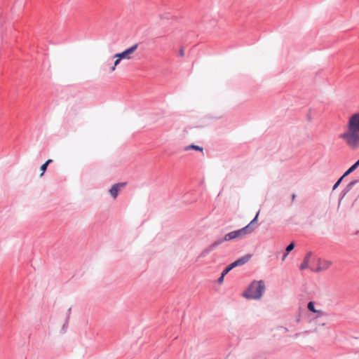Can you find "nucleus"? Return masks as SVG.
<instances>
[{
	"mask_svg": "<svg viewBox=\"0 0 359 359\" xmlns=\"http://www.w3.org/2000/svg\"><path fill=\"white\" fill-rule=\"evenodd\" d=\"M311 270L315 272H320L323 271V269L321 268V266L318 264V266L316 269H311Z\"/></svg>",
	"mask_w": 359,
	"mask_h": 359,
	"instance_id": "nucleus-23",
	"label": "nucleus"
},
{
	"mask_svg": "<svg viewBox=\"0 0 359 359\" xmlns=\"http://www.w3.org/2000/svg\"><path fill=\"white\" fill-rule=\"evenodd\" d=\"M339 137L344 140L352 150H356L359 148V133L347 130L341 133Z\"/></svg>",
	"mask_w": 359,
	"mask_h": 359,
	"instance_id": "nucleus-2",
	"label": "nucleus"
},
{
	"mask_svg": "<svg viewBox=\"0 0 359 359\" xmlns=\"http://www.w3.org/2000/svg\"><path fill=\"white\" fill-rule=\"evenodd\" d=\"M315 313H316V318L327 316L326 313H325L324 311H320V310H317V312H316Z\"/></svg>",
	"mask_w": 359,
	"mask_h": 359,
	"instance_id": "nucleus-21",
	"label": "nucleus"
},
{
	"mask_svg": "<svg viewBox=\"0 0 359 359\" xmlns=\"http://www.w3.org/2000/svg\"><path fill=\"white\" fill-rule=\"evenodd\" d=\"M137 47H138V44L135 43L133 46H132L131 47H130L129 48L125 50L124 51H123L120 53L115 54L114 57H119V59L129 60L131 58L130 55L133 54L137 49Z\"/></svg>",
	"mask_w": 359,
	"mask_h": 359,
	"instance_id": "nucleus-4",
	"label": "nucleus"
},
{
	"mask_svg": "<svg viewBox=\"0 0 359 359\" xmlns=\"http://www.w3.org/2000/svg\"><path fill=\"white\" fill-rule=\"evenodd\" d=\"M259 213V212H258L256 214V215H255V217H254V219H252V221H251V222H250L247 225V226H249L250 227V232H251V233H252V232L253 231V230H254L253 225H254L255 224H256V223H257V218H258Z\"/></svg>",
	"mask_w": 359,
	"mask_h": 359,
	"instance_id": "nucleus-14",
	"label": "nucleus"
},
{
	"mask_svg": "<svg viewBox=\"0 0 359 359\" xmlns=\"http://www.w3.org/2000/svg\"><path fill=\"white\" fill-rule=\"evenodd\" d=\"M189 149H194V150H196V151H203V148L201 147H199V146H197L195 144H191V145L185 147V150H189Z\"/></svg>",
	"mask_w": 359,
	"mask_h": 359,
	"instance_id": "nucleus-16",
	"label": "nucleus"
},
{
	"mask_svg": "<svg viewBox=\"0 0 359 359\" xmlns=\"http://www.w3.org/2000/svg\"><path fill=\"white\" fill-rule=\"evenodd\" d=\"M265 291V284L263 280H254L243 292L242 296L248 299H259Z\"/></svg>",
	"mask_w": 359,
	"mask_h": 359,
	"instance_id": "nucleus-1",
	"label": "nucleus"
},
{
	"mask_svg": "<svg viewBox=\"0 0 359 359\" xmlns=\"http://www.w3.org/2000/svg\"><path fill=\"white\" fill-rule=\"evenodd\" d=\"M295 198H296V194H293L292 195V200L294 201L295 199Z\"/></svg>",
	"mask_w": 359,
	"mask_h": 359,
	"instance_id": "nucleus-31",
	"label": "nucleus"
},
{
	"mask_svg": "<svg viewBox=\"0 0 359 359\" xmlns=\"http://www.w3.org/2000/svg\"><path fill=\"white\" fill-rule=\"evenodd\" d=\"M294 243L292 242L290 243L287 247H286V252L287 253H289L290 252H291L294 248Z\"/></svg>",
	"mask_w": 359,
	"mask_h": 359,
	"instance_id": "nucleus-20",
	"label": "nucleus"
},
{
	"mask_svg": "<svg viewBox=\"0 0 359 359\" xmlns=\"http://www.w3.org/2000/svg\"><path fill=\"white\" fill-rule=\"evenodd\" d=\"M225 276H223L222 273L221 274L220 277L217 279L218 283H222L224 280V278Z\"/></svg>",
	"mask_w": 359,
	"mask_h": 359,
	"instance_id": "nucleus-24",
	"label": "nucleus"
},
{
	"mask_svg": "<svg viewBox=\"0 0 359 359\" xmlns=\"http://www.w3.org/2000/svg\"><path fill=\"white\" fill-rule=\"evenodd\" d=\"M359 166V159L353 164L343 175V177H346L353 172Z\"/></svg>",
	"mask_w": 359,
	"mask_h": 359,
	"instance_id": "nucleus-12",
	"label": "nucleus"
},
{
	"mask_svg": "<svg viewBox=\"0 0 359 359\" xmlns=\"http://www.w3.org/2000/svg\"><path fill=\"white\" fill-rule=\"evenodd\" d=\"M231 269L229 265H228L222 272L223 276H226Z\"/></svg>",
	"mask_w": 359,
	"mask_h": 359,
	"instance_id": "nucleus-22",
	"label": "nucleus"
},
{
	"mask_svg": "<svg viewBox=\"0 0 359 359\" xmlns=\"http://www.w3.org/2000/svg\"><path fill=\"white\" fill-rule=\"evenodd\" d=\"M318 263L321 266L323 271L326 270L330 267L332 265V262L329 260H321L318 259Z\"/></svg>",
	"mask_w": 359,
	"mask_h": 359,
	"instance_id": "nucleus-11",
	"label": "nucleus"
},
{
	"mask_svg": "<svg viewBox=\"0 0 359 359\" xmlns=\"http://www.w3.org/2000/svg\"><path fill=\"white\" fill-rule=\"evenodd\" d=\"M221 244V241H218L217 240L213 242L208 247L205 248L202 250L199 257H206L210 252H212L215 248H216L218 245Z\"/></svg>",
	"mask_w": 359,
	"mask_h": 359,
	"instance_id": "nucleus-6",
	"label": "nucleus"
},
{
	"mask_svg": "<svg viewBox=\"0 0 359 359\" xmlns=\"http://www.w3.org/2000/svg\"><path fill=\"white\" fill-rule=\"evenodd\" d=\"M251 233L250 227L249 226H245L243 228L235 231V234L236 238H243L246 235Z\"/></svg>",
	"mask_w": 359,
	"mask_h": 359,
	"instance_id": "nucleus-7",
	"label": "nucleus"
},
{
	"mask_svg": "<svg viewBox=\"0 0 359 359\" xmlns=\"http://www.w3.org/2000/svg\"><path fill=\"white\" fill-rule=\"evenodd\" d=\"M309 332V331L306 330V331H305L304 332H298V333H296L293 337L296 338V337H299L300 334H302V333H308Z\"/></svg>",
	"mask_w": 359,
	"mask_h": 359,
	"instance_id": "nucleus-27",
	"label": "nucleus"
},
{
	"mask_svg": "<svg viewBox=\"0 0 359 359\" xmlns=\"http://www.w3.org/2000/svg\"><path fill=\"white\" fill-rule=\"evenodd\" d=\"M359 182L358 180H353L351 182H349L346 187H345V189H346V191H350L353 187Z\"/></svg>",
	"mask_w": 359,
	"mask_h": 359,
	"instance_id": "nucleus-15",
	"label": "nucleus"
},
{
	"mask_svg": "<svg viewBox=\"0 0 359 359\" xmlns=\"http://www.w3.org/2000/svg\"><path fill=\"white\" fill-rule=\"evenodd\" d=\"M116 60L114 61V65L111 67L110 72H112L116 69V67L120 63L122 59H119V57H116Z\"/></svg>",
	"mask_w": 359,
	"mask_h": 359,
	"instance_id": "nucleus-18",
	"label": "nucleus"
},
{
	"mask_svg": "<svg viewBox=\"0 0 359 359\" xmlns=\"http://www.w3.org/2000/svg\"><path fill=\"white\" fill-rule=\"evenodd\" d=\"M347 128V130L359 133V112L353 114L350 116Z\"/></svg>",
	"mask_w": 359,
	"mask_h": 359,
	"instance_id": "nucleus-3",
	"label": "nucleus"
},
{
	"mask_svg": "<svg viewBox=\"0 0 359 359\" xmlns=\"http://www.w3.org/2000/svg\"><path fill=\"white\" fill-rule=\"evenodd\" d=\"M230 267L231 268V269H234L235 267H237L238 265L236 262V261H234L233 262H232L231 264H229Z\"/></svg>",
	"mask_w": 359,
	"mask_h": 359,
	"instance_id": "nucleus-25",
	"label": "nucleus"
},
{
	"mask_svg": "<svg viewBox=\"0 0 359 359\" xmlns=\"http://www.w3.org/2000/svg\"><path fill=\"white\" fill-rule=\"evenodd\" d=\"M52 162V160L51 159H48V161H46V163H44L41 166V173L40 175V176H43L44 172H46V169H47V167L48 165Z\"/></svg>",
	"mask_w": 359,
	"mask_h": 359,
	"instance_id": "nucleus-13",
	"label": "nucleus"
},
{
	"mask_svg": "<svg viewBox=\"0 0 359 359\" xmlns=\"http://www.w3.org/2000/svg\"><path fill=\"white\" fill-rule=\"evenodd\" d=\"M307 308L312 313L317 312V310L315 309V304L313 302H309L308 303Z\"/></svg>",
	"mask_w": 359,
	"mask_h": 359,
	"instance_id": "nucleus-17",
	"label": "nucleus"
},
{
	"mask_svg": "<svg viewBox=\"0 0 359 359\" xmlns=\"http://www.w3.org/2000/svg\"><path fill=\"white\" fill-rule=\"evenodd\" d=\"M345 177H343V175L335 182V184H334L333 187H332V189L334 190L336 189L339 186V184H341V181L343 180V179Z\"/></svg>",
	"mask_w": 359,
	"mask_h": 359,
	"instance_id": "nucleus-19",
	"label": "nucleus"
},
{
	"mask_svg": "<svg viewBox=\"0 0 359 359\" xmlns=\"http://www.w3.org/2000/svg\"><path fill=\"white\" fill-rule=\"evenodd\" d=\"M236 239L235 231H231L226 233L224 238H219L217 241H221V244L224 241H230L231 240Z\"/></svg>",
	"mask_w": 359,
	"mask_h": 359,
	"instance_id": "nucleus-9",
	"label": "nucleus"
},
{
	"mask_svg": "<svg viewBox=\"0 0 359 359\" xmlns=\"http://www.w3.org/2000/svg\"><path fill=\"white\" fill-rule=\"evenodd\" d=\"M165 17H161V20L163 21Z\"/></svg>",
	"mask_w": 359,
	"mask_h": 359,
	"instance_id": "nucleus-32",
	"label": "nucleus"
},
{
	"mask_svg": "<svg viewBox=\"0 0 359 359\" xmlns=\"http://www.w3.org/2000/svg\"><path fill=\"white\" fill-rule=\"evenodd\" d=\"M168 15H169L168 17H166L168 20H170V19L173 20L175 18L173 15H171L170 14H168Z\"/></svg>",
	"mask_w": 359,
	"mask_h": 359,
	"instance_id": "nucleus-29",
	"label": "nucleus"
},
{
	"mask_svg": "<svg viewBox=\"0 0 359 359\" xmlns=\"http://www.w3.org/2000/svg\"><path fill=\"white\" fill-rule=\"evenodd\" d=\"M250 258H251V255L248 254V255H245L238 258V259H236V262L238 266H243L245 264H246L250 259Z\"/></svg>",
	"mask_w": 359,
	"mask_h": 359,
	"instance_id": "nucleus-10",
	"label": "nucleus"
},
{
	"mask_svg": "<svg viewBox=\"0 0 359 359\" xmlns=\"http://www.w3.org/2000/svg\"><path fill=\"white\" fill-rule=\"evenodd\" d=\"M347 193H348V191H346V189H344L343 190V195H342V197H344Z\"/></svg>",
	"mask_w": 359,
	"mask_h": 359,
	"instance_id": "nucleus-30",
	"label": "nucleus"
},
{
	"mask_svg": "<svg viewBox=\"0 0 359 359\" xmlns=\"http://www.w3.org/2000/svg\"><path fill=\"white\" fill-rule=\"evenodd\" d=\"M179 55L180 57H183L184 55V51L183 48H181L180 50Z\"/></svg>",
	"mask_w": 359,
	"mask_h": 359,
	"instance_id": "nucleus-26",
	"label": "nucleus"
},
{
	"mask_svg": "<svg viewBox=\"0 0 359 359\" xmlns=\"http://www.w3.org/2000/svg\"><path fill=\"white\" fill-rule=\"evenodd\" d=\"M287 255H288V253L286 252L283 255V257H282V260H284V259L286 258V257L287 256Z\"/></svg>",
	"mask_w": 359,
	"mask_h": 359,
	"instance_id": "nucleus-28",
	"label": "nucleus"
},
{
	"mask_svg": "<svg viewBox=\"0 0 359 359\" xmlns=\"http://www.w3.org/2000/svg\"><path fill=\"white\" fill-rule=\"evenodd\" d=\"M126 185V182H121V183H117L114 184L111 189H109V194L111 195V196L115 199L118 194V191L121 188L125 187Z\"/></svg>",
	"mask_w": 359,
	"mask_h": 359,
	"instance_id": "nucleus-5",
	"label": "nucleus"
},
{
	"mask_svg": "<svg viewBox=\"0 0 359 359\" xmlns=\"http://www.w3.org/2000/svg\"><path fill=\"white\" fill-rule=\"evenodd\" d=\"M312 256V252H309L304 259V261L301 264L300 266H299V269L301 270H304V269H306L309 268V262L310 261V259Z\"/></svg>",
	"mask_w": 359,
	"mask_h": 359,
	"instance_id": "nucleus-8",
	"label": "nucleus"
}]
</instances>
